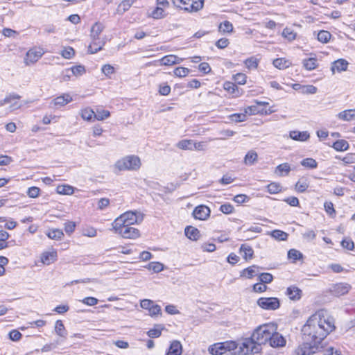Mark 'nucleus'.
<instances>
[{
  "label": "nucleus",
  "mask_w": 355,
  "mask_h": 355,
  "mask_svg": "<svg viewBox=\"0 0 355 355\" xmlns=\"http://www.w3.org/2000/svg\"><path fill=\"white\" fill-rule=\"evenodd\" d=\"M335 329L332 318H326L320 312L312 315L302 328L304 340L320 343Z\"/></svg>",
  "instance_id": "1"
},
{
  "label": "nucleus",
  "mask_w": 355,
  "mask_h": 355,
  "mask_svg": "<svg viewBox=\"0 0 355 355\" xmlns=\"http://www.w3.org/2000/svg\"><path fill=\"white\" fill-rule=\"evenodd\" d=\"M257 347H255L252 340L244 339L241 343L227 341L216 343L209 347V352L212 355H222L230 352L232 355H248L257 353Z\"/></svg>",
  "instance_id": "2"
},
{
  "label": "nucleus",
  "mask_w": 355,
  "mask_h": 355,
  "mask_svg": "<svg viewBox=\"0 0 355 355\" xmlns=\"http://www.w3.org/2000/svg\"><path fill=\"white\" fill-rule=\"evenodd\" d=\"M277 331L275 324L269 323L258 327L253 332L251 338L246 340H252L255 347H257V353L261 350V345L269 342L272 334Z\"/></svg>",
  "instance_id": "3"
},
{
  "label": "nucleus",
  "mask_w": 355,
  "mask_h": 355,
  "mask_svg": "<svg viewBox=\"0 0 355 355\" xmlns=\"http://www.w3.org/2000/svg\"><path fill=\"white\" fill-rule=\"evenodd\" d=\"M144 219V215L137 211H128L116 218L112 223V227L119 228L121 226H131L140 223Z\"/></svg>",
  "instance_id": "4"
},
{
  "label": "nucleus",
  "mask_w": 355,
  "mask_h": 355,
  "mask_svg": "<svg viewBox=\"0 0 355 355\" xmlns=\"http://www.w3.org/2000/svg\"><path fill=\"white\" fill-rule=\"evenodd\" d=\"M173 5L189 12H198L203 8L204 0H172Z\"/></svg>",
  "instance_id": "5"
},
{
  "label": "nucleus",
  "mask_w": 355,
  "mask_h": 355,
  "mask_svg": "<svg viewBox=\"0 0 355 355\" xmlns=\"http://www.w3.org/2000/svg\"><path fill=\"white\" fill-rule=\"evenodd\" d=\"M141 166V161L139 157L130 155L123 157L116 163V167L119 171L138 170Z\"/></svg>",
  "instance_id": "6"
},
{
  "label": "nucleus",
  "mask_w": 355,
  "mask_h": 355,
  "mask_svg": "<svg viewBox=\"0 0 355 355\" xmlns=\"http://www.w3.org/2000/svg\"><path fill=\"white\" fill-rule=\"evenodd\" d=\"M114 232L120 234L124 239H135L140 236L138 229L131 226H121L119 228L112 227Z\"/></svg>",
  "instance_id": "7"
},
{
  "label": "nucleus",
  "mask_w": 355,
  "mask_h": 355,
  "mask_svg": "<svg viewBox=\"0 0 355 355\" xmlns=\"http://www.w3.org/2000/svg\"><path fill=\"white\" fill-rule=\"evenodd\" d=\"M320 344L315 343L314 341L304 340L296 349V354L297 355H312L318 351Z\"/></svg>",
  "instance_id": "8"
},
{
  "label": "nucleus",
  "mask_w": 355,
  "mask_h": 355,
  "mask_svg": "<svg viewBox=\"0 0 355 355\" xmlns=\"http://www.w3.org/2000/svg\"><path fill=\"white\" fill-rule=\"evenodd\" d=\"M257 304L265 310H276L280 306L279 300L277 297H260Z\"/></svg>",
  "instance_id": "9"
},
{
  "label": "nucleus",
  "mask_w": 355,
  "mask_h": 355,
  "mask_svg": "<svg viewBox=\"0 0 355 355\" xmlns=\"http://www.w3.org/2000/svg\"><path fill=\"white\" fill-rule=\"evenodd\" d=\"M140 306L141 308L148 310L150 316H156L161 314L160 306L155 304L154 302L150 300H142L140 302Z\"/></svg>",
  "instance_id": "10"
},
{
  "label": "nucleus",
  "mask_w": 355,
  "mask_h": 355,
  "mask_svg": "<svg viewBox=\"0 0 355 355\" xmlns=\"http://www.w3.org/2000/svg\"><path fill=\"white\" fill-rule=\"evenodd\" d=\"M182 59L178 58L175 55H168L164 56L160 60L154 62H150L146 64L147 66L155 65L156 62H160L161 65L170 66L175 64H179L182 62Z\"/></svg>",
  "instance_id": "11"
},
{
  "label": "nucleus",
  "mask_w": 355,
  "mask_h": 355,
  "mask_svg": "<svg viewBox=\"0 0 355 355\" xmlns=\"http://www.w3.org/2000/svg\"><path fill=\"white\" fill-rule=\"evenodd\" d=\"M351 288L352 286L347 283H338L334 284L330 291L334 295L340 297L348 293Z\"/></svg>",
  "instance_id": "12"
},
{
  "label": "nucleus",
  "mask_w": 355,
  "mask_h": 355,
  "mask_svg": "<svg viewBox=\"0 0 355 355\" xmlns=\"http://www.w3.org/2000/svg\"><path fill=\"white\" fill-rule=\"evenodd\" d=\"M43 55L42 50L30 49L26 54L24 62L26 65L35 63Z\"/></svg>",
  "instance_id": "13"
},
{
  "label": "nucleus",
  "mask_w": 355,
  "mask_h": 355,
  "mask_svg": "<svg viewBox=\"0 0 355 355\" xmlns=\"http://www.w3.org/2000/svg\"><path fill=\"white\" fill-rule=\"evenodd\" d=\"M210 212V209L208 207L199 205L194 209L193 216L196 219L205 220L209 216Z\"/></svg>",
  "instance_id": "14"
},
{
  "label": "nucleus",
  "mask_w": 355,
  "mask_h": 355,
  "mask_svg": "<svg viewBox=\"0 0 355 355\" xmlns=\"http://www.w3.org/2000/svg\"><path fill=\"white\" fill-rule=\"evenodd\" d=\"M182 345L181 343L175 340L171 342L166 355H182Z\"/></svg>",
  "instance_id": "15"
},
{
  "label": "nucleus",
  "mask_w": 355,
  "mask_h": 355,
  "mask_svg": "<svg viewBox=\"0 0 355 355\" xmlns=\"http://www.w3.org/2000/svg\"><path fill=\"white\" fill-rule=\"evenodd\" d=\"M269 343L272 347H279L285 345L286 340L282 334L275 331L272 336L270 338Z\"/></svg>",
  "instance_id": "16"
},
{
  "label": "nucleus",
  "mask_w": 355,
  "mask_h": 355,
  "mask_svg": "<svg viewBox=\"0 0 355 355\" xmlns=\"http://www.w3.org/2000/svg\"><path fill=\"white\" fill-rule=\"evenodd\" d=\"M302 291L295 286H291L287 288L286 295L293 301L299 300L302 297Z\"/></svg>",
  "instance_id": "17"
},
{
  "label": "nucleus",
  "mask_w": 355,
  "mask_h": 355,
  "mask_svg": "<svg viewBox=\"0 0 355 355\" xmlns=\"http://www.w3.org/2000/svg\"><path fill=\"white\" fill-rule=\"evenodd\" d=\"M105 26L100 23V22H96L91 28V38L92 40H98L100 39L99 35L102 33V31L104 30Z\"/></svg>",
  "instance_id": "18"
},
{
  "label": "nucleus",
  "mask_w": 355,
  "mask_h": 355,
  "mask_svg": "<svg viewBox=\"0 0 355 355\" xmlns=\"http://www.w3.org/2000/svg\"><path fill=\"white\" fill-rule=\"evenodd\" d=\"M92 40V41L91 44L88 46V51L90 53H96L98 51H101L105 43L103 40H101V39Z\"/></svg>",
  "instance_id": "19"
},
{
  "label": "nucleus",
  "mask_w": 355,
  "mask_h": 355,
  "mask_svg": "<svg viewBox=\"0 0 355 355\" xmlns=\"http://www.w3.org/2000/svg\"><path fill=\"white\" fill-rule=\"evenodd\" d=\"M290 137L296 141H306L309 137V133L307 131H291Z\"/></svg>",
  "instance_id": "20"
},
{
  "label": "nucleus",
  "mask_w": 355,
  "mask_h": 355,
  "mask_svg": "<svg viewBox=\"0 0 355 355\" xmlns=\"http://www.w3.org/2000/svg\"><path fill=\"white\" fill-rule=\"evenodd\" d=\"M71 101L72 98L70 96V95L63 94L53 99L51 103H53L55 107H62L70 103Z\"/></svg>",
  "instance_id": "21"
},
{
  "label": "nucleus",
  "mask_w": 355,
  "mask_h": 355,
  "mask_svg": "<svg viewBox=\"0 0 355 355\" xmlns=\"http://www.w3.org/2000/svg\"><path fill=\"white\" fill-rule=\"evenodd\" d=\"M338 118L345 121L355 120V109L346 110L338 113Z\"/></svg>",
  "instance_id": "22"
},
{
  "label": "nucleus",
  "mask_w": 355,
  "mask_h": 355,
  "mask_svg": "<svg viewBox=\"0 0 355 355\" xmlns=\"http://www.w3.org/2000/svg\"><path fill=\"white\" fill-rule=\"evenodd\" d=\"M291 166L288 163H283L278 165L275 170V173L278 176L288 175L291 171Z\"/></svg>",
  "instance_id": "23"
},
{
  "label": "nucleus",
  "mask_w": 355,
  "mask_h": 355,
  "mask_svg": "<svg viewBox=\"0 0 355 355\" xmlns=\"http://www.w3.org/2000/svg\"><path fill=\"white\" fill-rule=\"evenodd\" d=\"M57 259V252L55 251L46 252L42 255V261L44 264L49 265L53 263Z\"/></svg>",
  "instance_id": "24"
},
{
  "label": "nucleus",
  "mask_w": 355,
  "mask_h": 355,
  "mask_svg": "<svg viewBox=\"0 0 355 355\" xmlns=\"http://www.w3.org/2000/svg\"><path fill=\"white\" fill-rule=\"evenodd\" d=\"M348 62L344 59H338L333 63L331 70H337L338 72L346 71L348 67Z\"/></svg>",
  "instance_id": "25"
},
{
  "label": "nucleus",
  "mask_w": 355,
  "mask_h": 355,
  "mask_svg": "<svg viewBox=\"0 0 355 355\" xmlns=\"http://www.w3.org/2000/svg\"><path fill=\"white\" fill-rule=\"evenodd\" d=\"M199 230L193 227L189 226L185 228V235L191 240L196 241L199 238Z\"/></svg>",
  "instance_id": "26"
},
{
  "label": "nucleus",
  "mask_w": 355,
  "mask_h": 355,
  "mask_svg": "<svg viewBox=\"0 0 355 355\" xmlns=\"http://www.w3.org/2000/svg\"><path fill=\"white\" fill-rule=\"evenodd\" d=\"M258 158V155L254 150H250L244 157V163L246 165H252L257 161Z\"/></svg>",
  "instance_id": "27"
},
{
  "label": "nucleus",
  "mask_w": 355,
  "mask_h": 355,
  "mask_svg": "<svg viewBox=\"0 0 355 355\" xmlns=\"http://www.w3.org/2000/svg\"><path fill=\"white\" fill-rule=\"evenodd\" d=\"M332 147L337 151H345L349 148V145L346 140L339 139L333 144Z\"/></svg>",
  "instance_id": "28"
},
{
  "label": "nucleus",
  "mask_w": 355,
  "mask_h": 355,
  "mask_svg": "<svg viewBox=\"0 0 355 355\" xmlns=\"http://www.w3.org/2000/svg\"><path fill=\"white\" fill-rule=\"evenodd\" d=\"M291 64V62L284 58H277L273 60V65L279 69H286L289 67Z\"/></svg>",
  "instance_id": "29"
},
{
  "label": "nucleus",
  "mask_w": 355,
  "mask_h": 355,
  "mask_svg": "<svg viewBox=\"0 0 355 355\" xmlns=\"http://www.w3.org/2000/svg\"><path fill=\"white\" fill-rule=\"evenodd\" d=\"M164 327L161 324L155 325L154 328L148 331L147 335L152 338H159L162 334V331Z\"/></svg>",
  "instance_id": "30"
},
{
  "label": "nucleus",
  "mask_w": 355,
  "mask_h": 355,
  "mask_svg": "<svg viewBox=\"0 0 355 355\" xmlns=\"http://www.w3.org/2000/svg\"><path fill=\"white\" fill-rule=\"evenodd\" d=\"M318 60L315 58L304 59L302 62L304 68L309 71L313 70L318 67Z\"/></svg>",
  "instance_id": "31"
},
{
  "label": "nucleus",
  "mask_w": 355,
  "mask_h": 355,
  "mask_svg": "<svg viewBox=\"0 0 355 355\" xmlns=\"http://www.w3.org/2000/svg\"><path fill=\"white\" fill-rule=\"evenodd\" d=\"M270 236L277 241H286L288 234L282 230H275L270 233Z\"/></svg>",
  "instance_id": "32"
},
{
  "label": "nucleus",
  "mask_w": 355,
  "mask_h": 355,
  "mask_svg": "<svg viewBox=\"0 0 355 355\" xmlns=\"http://www.w3.org/2000/svg\"><path fill=\"white\" fill-rule=\"evenodd\" d=\"M55 331L58 336L63 338L67 337V333L62 320H58L55 322Z\"/></svg>",
  "instance_id": "33"
},
{
  "label": "nucleus",
  "mask_w": 355,
  "mask_h": 355,
  "mask_svg": "<svg viewBox=\"0 0 355 355\" xmlns=\"http://www.w3.org/2000/svg\"><path fill=\"white\" fill-rule=\"evenodd\" d=\"M193 140L191 139H183L180 141L176 146L182 150H193Z\"/></svg>",
  "instance_id": "34"
},
{
  "label": "nucleus",
  "mask_w": 355,
  "mask_h": 355,
  "mask_svg": "<svg viewBox=\"0 0 355 355\" xmlns=\"http://www.w3.org/2000/svg\"><path fill=\"white\" fill-rule=\"evenodd\" d=\"M148 16L155 19L164 18L165 17L164 8L160 6H157Z\"/></svg>",
  "instance_id": "35"
},
{
  "label": "nucleus",
  "mask_w": 355,
  "mask_h": 355,
  "mask_svg": "<svg viewBox=\"0 0 355 355\" xmlns=\"http://www.w3.org/2000/svg\"><path fill=\"white\" fill-rule=\"evenodd\" d=\"M241 252L243 253V257L245 259H252L253 256V250L249 245L243 244L240 248Z\"/></svg>",
  "instance_id": "36"
},
{
  "label": "nucleus",
  "mask_w": 355,
  "mask_h": 355,
  "mask_svg": "<svg viewBox=\"0 0 355 355\" xmlns=\"http://www.w3.org/2000/svg\"><path fill=\"white\" fill-rule=\"evenodd\" d=\"M259 267L253 265L250 267H248L244 269L241 274V277H246L248 279L252 278L256 274V269H258Z\"/></svg>",
  "instance_id": "37"
},
{
  "label": "nucleus",
  "mask_w": 355,
  "mask_h": 355,
  "mask_svg": "<svg viewBox=\"0 0 355 355\" xmlns=\"http://www.w3.org/2000/svg\"><path fill=\"white\" fill-rule=\"evenodd\" d=\"M288 258L292 260L293 262H295L297 260L302 259L303 258V254L297 250L291 249L288 252Z\"/></svg>",
  "instance_id": "38"
},
{
  "label": "nucleus",
  "mask_w": 355,
  "mask_h": 355,
  "mask_svg": "<svg viewBox=\"0 0 355 355\" xmlns=\"http://www.w3.org/2000/svg\"><path fill=\"white\" fill-rule=\"evenodd\" d=\"M309 187V183L307 180L302 178H300L295 184V189L300 193L304 192Z\"/></svg>",
  "instance_id": "39"
},
{
  "label": "nucleus",
  "mask_w": 355,
  "mask_h": 355,
  "mask_svg": "<svg viewBox=\"0 0 355 355\" xmlns=\"http://www.w3.org/2000/svg\"><path fill=\"white\" fill-rule=\"evenodd\" d=\"M135 0H123L118 6L117 10L119 12L123 13L128 10Z\"/></svg>",
  "instance_id": "40"
},
{
  "label": "nucleus",
  "mask_w": 355,
  "mask_h": 355,
  "mask_svg": "<svg viewBox=\"0 0 355 355\" xmlns=\"http://www.w3.org/2000/svg\"><path fill=\"white\" fill-rule=\"evenodd\" d=\"M248 69H256L258 67L259 60L255 57H250L244 61Z\"/></svg>",
  "instance_id": "41"
},
{
  "label": "nucleus",
  "mask_w": 355,
  "mask_h": 355,
  "mask_svg": "<svg viewBox=\"0 0 355 355\" xmlns=\"http://www.w3.org/2000/svg\"><path fill=\"white\" fill-rule=\"evenodd\" d=\"M146 268L154 272H159L164 270V265L159 262H150Z\"/></svg>",
  "instance_id": "42"
},
{
  "label": "nucleus",
  "mask_w": 355,
  "mask_h": 355,
  "mask_svg": "<svg viewBox=\"0 0 355 355\" xmlns=\"http://www.w3.org/2000/svg\"><path fill=\"white\" fill-rule=\"evenodd\" d=\"M302 166L309 168H315L318 166L317 162L313 158H305L301 161Z\"/></svg>",
  "instance_id": "43"
},
{
  "label": "nucleus",
  "mask_w": 355,
  "mask_h": 355,
  "mask_svg": "<svg viewBox=\"0 0 355 355\" xmlns=\"http://www.w3.org/2000/svg\"><path fill=\"white\" fill-rule=\"evenodd\" d=\"M331 37V33L327 31H320L318 34V40L322 43H327Z\"/></svg>",
  "instance_id": "44"
},
{
  "label": "nucleus",
  "mask_w": 355,
  "mask_h": 355,
  "mask_svg": "<svg viewBox=\"0 0 355 355\" xmlns=\"http://www.w3.org/2000/svg\"><path fill=\"white\" fill-rule=\"evenodd\" d=\"M110 116V112L105 110H96L94 114V118L98 121H102L108 118Z\"/></svg>",
  "instance_id": "45"
},
{
  "label": "nucleus",
  "mask_w": 355,
  "mask_h": 355,
  "mask_svg": "<svg viewBox=\"0 0 355 355\" xmlns=\"http://www.w3.org/2000/svg\"><path fill=\"white\" fill-rule=\"evenodd\" d=\"M57 192L60 194L70 195L73 193V188L69 185L58 186Z\"/></svg>",
  "instance_id": "46"
},
{
  "label": "nucleus",
  "mask_w": 355,
  "mask_h": 355,
  "mask_svg": "<svg viewBox=\"0 0 355 355\" xmlns=\"http://www.w3.org/2000/svg\"><path fill=\"white\" fill-rule=\"evenodd\" d=\"M69 69L71 70L72 75L75 76H82L86 71L85 67L83 65L73 66L69 68Z\"/></svg>",
  "instance_id": "47"
},
{
  "label": "nucleus",
  "mask_w": 355,
  "mask_h": 355,
  "mask_svg": "<svg viewBox=\"0 0 355 355\" xmlns=\"http://www.w3.org/2000/svg\"><path fill=\"white\" fill-rule=\"evenodd\" d=\"M229 118L232 121L234 122H243L246 121L247 116L245 112L243 113H235L229 116Z\"/></svg>",
  "instance_id": "48"
},
{
  "label": "nucleus",
  "mask_w": 355,
  "mask_h": 355,
  "mask_svg": "<svg viewBox=\"0 0 355 355\" xmlns=\"http://www.w3.org/2000/svg\"><path fill=\"white\" fill-rule=\"evenodd\" d=\"M268 191L271 194H275L282 191V186L277 182H272L267 186Z\"/></svg>",
  "instance_id": "49"
},
{
  "label": "nucleus",
  "mask_w": 355,
  "mask_h": 355,
  "mask_svg": "<svg viewBox=\"0 0 355 355\" xmlns=\"http://www.w3.org/2000/svg\"><path fill=\"white\" fill-rule=\"evenodd\" d=\"M95 112L93 110L89 108H85L81 111V116L84 120L90 121L94 117Z\"/></svg>",
  "instance_id": "50"
},
{
  "label": "nucleus",
  "mask_w": 355,
  "mask_h": 355,
  "mask_svg": "<svg viewBox=\"0 0 355 355\" xmlns=\"http://www.w3.org/2000/svg\"><path fill=\"white\" fill-rule=\"evenodd\" d=\"M47 236L51 239L58 240L64 236V234L61 230L55 229L49 231L47 234Z\"/></svg>",
  "instance_id": "51"
},
{
  "label": "nucleus",
  "mask_w": 355,
  "mask_h": 355,
  "mask_svg": "<svg viewBox=\"0 0 355 355\" xmlns=\"http://www.w3.org/2000/svg\"><path fill=\"white\" fill-rule=\"evenodd\" d=\"M282 36L289 41L294 40L296 37V33L289 28H285L282 32Z\"/></svg>",
  "instance_id": "52"
},
{
  "label": "nucleus",
  "mask_w": 355,
  "mask_h": 355,
  "mask_svg": "<svg viewBox=\"0 0 355 355\" xmlns=\"http://www.w3.org/2000/svg\"><path fill=\"white\" fill-rule=\"evenodd\" d=\"M233 30V26L229 21H225L219 26V31L223 33H231Z\"/></svg>",
  "instance_id": "53"
},
{
  "label": "nucleus",
  "mask_w": 355,
  "mask_h": 355,
  "mask_svg": "<svg viewBox=\"0 0 355 355\" xmlns=\"http://www.w3.org/2000/svg\"><path fill=\"white\" fill-rule=\"evenodd\" d=\"M189 71L190 70L188 68L177 67L174 69L173 73L175 76L182 78L187 76Z\"/></svg>",
  "instance_id": "54"
},
{
  "label": "nucleus",
  "mask_w": 355,
  "mask_h": 355,
  "mask_svg": "<svg viewBox=\"0 0 355 355\" xmlns=\"http://www.w3.org/2000/svg\"><path fill=\"white\" fill-rule=\"evenodd\" d=\"M97 234V231L94 227H87L83 230V235L88 237H95Z\"/></svg>",
  "instance_id": "55"
},
{
  "label": "nucleus",
  "mask_w": 355,
  "mask_h": 355,
  "mask_svg": "<svg viewBox=\"0 0 355 355\" xmlns=\"http://www.w3.org/2000/svg\"><path fill=\"white\" fill-rule=\"evenodd\" d=\"M259 278V281L263 284L270 283L273 279L272 275L270 273L268 272H263L260 274Z\"/></svg>",
  "instance_id": "56"
},
{
  "label": "nucleus",
  "mask_w": 355,
  "mask_h": 355,
  "mask_svg": "<svg viewBox=\"0 0 355 355\" xmlns=\"http://www.w3.org/2000/svg\"><path fill=\"white\" fill-rule=\"evenodd\" d=\"M317 90V87L313 85H306L302 86L301 92L304 94H314Z\"/></svg>",
  "instance_id": "57"
},
{
  "label": "nucleus",
  "mask_w": 355,
  "mask_h": 355,
  "mask_svg": "<svg viewBox=\"0 0 355 355\" xmlns=\"http://www.w3.org/2000/svg\"><path fill=\"white\" fill-rule=\"evenodd\" d=\"M74 49L70 46L65 48L61 53L62 56L66 59L71 58L74 55Z\"/></svg>",
  "instance_id": "58"
},
{
  "label": "nucleus",
  "mask_w": 355,
  "mask_h": 355,
  "mask_svg": "<svg viewBox=\"0 0 355 355\" xmlns=\"http://www.w3.org/2000/svg\"><path fill=\"white\" fill-rule=\"evenodd\" d=\"M220 211L225 214H230L233 213L234 207L230 203H225L220 207Z\"/></svg>",
  "instance_id": "59"
},
{
  "label": "nucleus",
  "mask_w": 355,
  "mask_h": 355,
  "mask_svg": "<svg viewBox=\"0 0 355 355\" xmlns=\"http://www.w3.org/2000/svg\"><path fill=\"white\" fill-rule=\"evenodd\" d=\"M247 76L243 73H238L234 76V81L239 85H244L246 83Z\"/></svg>",
  "instance_id": "60"
},
{
  "label": "nucleus",
  "mask_w": 355,
  "mask_h": 355,
  "mask_svg": "<svg viewBox=\"0 0 355 355\" xmlns=\"http://www.w3.org/2000/svg\"><path fill=\"white\" fill-rule=\"evenodd\" d=\"M224 89L230 94H234L237 89V86L231 82H225L223 85Z\"/></svg>",
  "instance_id": "61"
},
{
  "label": "nucleus",
  "mask_w": 355,
  "mask_h": 355,
  "mask_svg": "<svg viewBox=\"0 0 355 355\" xmlns=\"http://www.w3.org/2000/svg\"><path fill=\"white\" fill-rule=\"evenodd\" d=\"M341 245L349 250H352L354 248V243L350 239H345L341 242Z\"/></svg>",
  "instance_id": "62"
},
{
  "label": "nucleus",
  "mask_w": 355,
  "mask_h": 355,
  "mask_svg": "<svg viewBox=\"0 0 355 355\" xmlns=\"http://www.w3.org/2000/svg\"><path fill=\"white\" fill-rule=\"evenodd\" d=\"M40 189L37 187H32L28 189L27 195L30 198H37L40 195Z\"/></svg>",
  "instance_id": "63"
},
{
  "label": "nucleus",
  "mask_w": 355,
  "mask_h": 355,
  "mask_svg": "<svg viewBox=\"0 0 355 355\" xmlns=\"http://www.w3.org/2000/svg\"><path fill=\"white\" fill-rule=\"evenodd\" d=\"M110 205V200L107 198H102L98 201V209L100 210H103L106 207H107Z\"/></svg>",
  "instance_id": "64"
}]
</instances>
